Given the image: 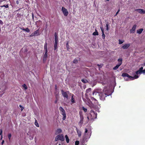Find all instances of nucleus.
I'll return each instance as SVG.
<instances>
[{
  "instance_id": "59",
  "label": "nucleus",
  "mask_w": 145,
  "mask_h": 145,
  "mask_svg": "<svg viewBox=\"0 0 145 145\" xmlns=\"http://www.w3.org/2000/svg\"><path fill=\"white\" fill-rule=\"evenodd\" d=\"M142 65L143 66H145V63H144Z\"/></svg>"
},
{
  "instance_id": "38",
  "label": "nucleus",
  "mask_w": 145,
  "mask_h": 145,
  "mask_svg": "<svg viewBox=\"0 0 145 145\" xmlns=\"http://www.w3.org/2000/svg\"><path fill=\"white\" fill-rule=\"evenodd\" d=\"M29 138L30 140H31L33 139V136L32 135H30L29 137Z\"/></svg>"
},
{
  "instance_id": "6",
  "label": "nucleus",
  "mask_w": 145,
  "mask_h": 145,
  "mask_svg": "<svg viewBox=\"0 0 145 145\" xmlns=\"http://www.w3.org/2000/svg\"><path fill=\"white\" fill-rule=\"evenodd\" d=\"M39 35V30H37L32 33L30 35V37H33L36 36H38Z\"/></svg>"
},
{
  "instance_id": "27",
  "label": "nucleus",
  "mask_w": 145,
  "mask_h": 145,
  "mask_svg": "<svg viewBox=\"0 0 145 145\" xmlns=\"http://www.w3.org/2000/svg\"><path fill=\"white\" fill-rule=\"evenodd\" d=\"M55 96L56 99H58V97L59 96V93L58 92L57 93L55 94Z\"/></svg>"
},
{
  "instance_id": "4",
  "label": "nucleus",
  "mask_w": 145,
  "mask_h": 145,
  "mask_svg": "<svg viewBox=\"0 0 145 145\" xmlns=\"http://www.w3.org/2000/svg\"><path fill=\"white\" fill-rule=\"evenodd\" d=\"M61 94L64 97H65L67 99L68 98V94L69 93V91H64L63 89L61 90Z\"/></svg>"
},
{
  "instance_id": "24",
  "label": "nucleus",
  "mask_w": 145,
  "mask_h": 145,
  "mask_svg": "<svg viewBox=\"0 0 145 145\" xmlns=\"http://www.w3.org/2000/svg\"><path fill=\"white\" fill-rule=\"evenodd\" d=\"M47 42H46L45 43L44 45V49H47Z\"/></svg>"
},
{
  "instance_id": "32",
  "label": "nucleus",
  "mask_w": 145,
  "mask_h": 145,
  "mask_svg": "<svg viewBox=\"0 0 145 145\" xmlns=\"http://www.w3.org/2000/svg\"><path fill=\"white\" fill-rule=\"evenodd\" d=\"M62 132V130L61 129H59L57 130V132L58 133H60Z\"/></svg>"
},
{
  "instance_id": "48",
  "label": "nucleus",
  "mask_w": 145,
  "mask_h": 145,
  "mask_svg": "<svg viewBox=\"0 0 145 145\" xmlns=\"http://www.w3.org/2000/svg\"><path fill=\"white\" fill-rule=\"evenodd\" d=\"M102 37H103V39H104L105 38V35L104 34V33H102Z\"/></svg>"
},
{
  "instance_id": "35",
  "label": "nucleus",
  "mask_w": 145,
  "mask_h": 145,
  "mask_svg": "<svg viewBox=\"0 0 145 145\" xmlns=\"http://www.w3.org/2000/svg\"><path fill=\"white\" fill-rule=\"evenodd\" d=\"M25 31L27 33H29L30 32V30L28 28H27L25 29Z\"/></svg>"
},
{
  "instance_id": "30",
  "label": "nucleus",
  "mask_w": 145,
  "mask_h": 145,
  "mask_svg": "<svg viewBox=\"0 0 145 145\" xmlns=\"http://www.w3.org/2000/svg\"><path fill=\"white\" fill-rule=\"evenodd\" d=\"M66 46L67 48V50H68L69 49V43L68 42H67V43H66Z\"/></svg>"
},
{
  "instance_id": "44",
  "label": "nucleus",
  "mask_w": 145,
  "mask_h": 145,
  "mask_svg": "<svg viewBox=\"0 0 145 145\" xmlns=\"http://www.w3.org/2000/svg\"><path fill=\"white\" fill-rule=\"evenodd\" d=\"M97 65L99 67V69H100V68H101L102 67L103 65L102 64V65H101H101L98 64V65Z\"/></svg>"
},
{
  "instance_id": "11",
  "label": "nucleus",
  "mask_w": 145,
  "mask_h": 145,
  "mask_svg": "<svg viewBox=\"0 0 145 145\" xmlns=\"http://www.w3.org/2000/svg\"><path fill=\"white\" fill-rule=\"evenodd\" d=\"M143 69V68L142 67H141L140 68L139 70L136 72V74L137 75L138 74H140L142 73V70Z\"/></svg>"
},
{
  "instance_id": "33",
  "label": "nucleus",
  "mask_w": 145,
  "mask_h": 145,
  "mask_svg": "<svg viewBox=\"0 0 145 145\" xmlns=\"http://www.w3.org/2000/svg\"><path fill=\"white\" fill-rule=\"evenodd\" d=\"M58 42V38H55V43L57 44Z\"/></svg>"
},
{
  "instance_id": "18",
  "label": "nucleus",
  "mask_w": 145,
  "mask_h": 145,
  "mask_svg": "<svg viewBox=\"0 0 145 145\" xmlns=\"http://www.w3.org/2000/svg\"><path fill=\"white\" fill-rule=\"evenodd\" d=\"M76 131H77V132L78 134V136L79 137H80L81 136V131L79 130H78L77 128H76Z\"/></svg>"
},
{
  "instance_id": "13",
  "label": "nucleus",
  "mask_w": 145,
  "mask_h": 145,
  "mask_svg": "<svg viewBox=\"0 0 145 145\" xmlns=\"http://www.w3.org/2000/svg\"><path fill=\"white\" fill-rule=\"evenodd\" d=\"M130 46V44H125V45L123 46L122 48L124 49H126L129 48Z\"/></svg>"
},
{
  "instance_id": "50",
  "label": "nucleus",
  "mask_w": 145,
  "mask_h": 145,
  "mask_svg": "<svg viewBox=\"0 0 145 145\" xmlns=\"http://www.w3.org/2000/svg\"><path fill=\"white\" fill-rule=\"evenodd\" d=\"M58 100V99H56V100L54 101V103L56 104L57 103Z\"/></svg>"
},
{
  "instance_id": "3",
  "label": "nucleus",
  "mask_w": 145,
  "mask_h": 145,
  "mask_svg": "<svg viewBox=\"0 0 145 145\" xmlns=\"http://www.w3.org/2000/svg\"><path fill=\"white\" fill-rule=\"evenodd\" d=\"M59 109L60 112L61 113V114L63 116V117L62 118V120H64L65 119L66 117L65 111L63 108L61 106H60Z\"/></svg>"
},
{
  "instance_id": "42",
  "label": "nucleus",
  "mask_w": 145,
  "mask_h": 145,
  "mask_svg": "<svg viewBox=\"0 0 145 145\" xmlns=\"http://www.w3.org/2000/svg\"><path fill=\"white\" fill-rule=\"evenodd\" d=\"M54 36H55V38H58V37L56 33H55Z\"/></svg>"
},
{
  "instance_id": "64",
  "label": "nucleus",
  "mask_w": 145,
  "mask_h": 145,
  "mask_svg": "<svg viewBox=\"0 0 145 145\" xmlns=\"http://www.w3.org/2000/svg\"><path fill=\"white\" fill-rule=\"evenodd\" d=\"M120 11V9H119L117 12H118L119 13V12Z\"/></svg>"
},
{
  "instance_id": "2",
  "label": "nucleus",
  "mask_w": 145,
  "mask_h": 145,
  "mask_svg": "<svg viewBox=\"0 0 145 145\" xmlns=\"http://www.w3.org/2000/svg\"><path fill=\"white\" fill-rule=\"evenodd\" d=\"M121 76L123 77H127L129 78H130L131 80H132L138 78V75H135L134 77H133L129 75L127 73H123Z\"/></svg>"
},
{
  "instance_id": "21",
  "label": "nucleus",
  "mask_w": 145,
  "mask_h": 145,
  "mask_svg": "<svg viewBox=\"0 0 145 145\" xmlns=\"http://www.w3.org/2000/svg\"><path fill=\"white\" fill-rule=\"evenodd\" d=\"M74 96L73 95H72V96L71 99V102L73 103H75V101H74V98L73 97V96Z\"/></svg>"
},
{
  "instance_id": "51",
  "label": "nucleus",
  "mask_w": 145,
  "mask_h": 145,
  "mask_svg": "<svg viewBox=\"0 0 145 145\" xmlns=\"http://www.w3.org/2000/svg\"><path fill=\"white\" fill-rule=\"evenodd\" d=\"M45 54H47V53H48V50H47V49H45Z\"/></svg>"
},
{
  "instance_id": "14",
  "label": "nucleus",
  "mask_w": 145,
  "mask_h": 145,
  "mask_svg": "<svg viewBox=\"0 0 145 145\" xmlns=\"http://www.w3.org/2000/svg\"><path fill=\"white\" fill-rule=\"evenodd\" d=\"M35 23V24L37 25V27H38L41 24L42 22L40 20H39V21L36 22Z\"/></svg>"
},
{
  "instance_id": "26",
  "label": "nucleus",
  "mask_w": 145,
  "mask_h": 145,
  "mask_svg": "<svg viewBox=\"0 0 145 145\" xmlns=\"http://www.w3.org/2000/svg\"><path fill=\"white\" fill-rule=\"evenodd\" d=\"M22 86L23 88H24L25 90H26L27 89V88L25 84H24Z\"/></svg>"
},
{
  "instance_id": "61",
  "label": "nucleus",
  "mask_w": 145,
  "mask_h": 145,
  "mask_svg": "<svg viewBox=\"0 0 145 145\" xmlns=\"http://www.w3.org/2000/svg\"><path fill=\"white\" fill-rule=\"evenodd\" d=\"M20 28L21 29V30H23V29H24L23 28H22V27H20Z\"/></svg>"
},
{
  "instance_id": "16",
  "label": "nucleus",
  "mask_w": 145,
  "mask_h": 145,
  "mask_svg": "<svg viewBox=\"0 0 145 145\" xmlns=\"http://www.w3.org/2000/svg\"><path fill=\"white\" fill-rule=\"evenodd\" d=\"M122 59H118V64L117 65L119 67L121 64L122 63Z\"/></svg>"
},
{
  "instance_id": "15",
  "label": "nucleus",
  "mask_w": 145,
  "mask_h": 145,
  "mask_svg": "<svg viewBox=\"0 0 145 145\" xmlns=\"http://www.w3.org/2000/svg\"><path fill=\"white\" fill-rule=\"evenodd\" d=\"M47 57H48V55H47V54H45H45L44 56V57H43V61L44 63L46 60V59L47 58Z\"/></svg>"
},
{
  "instance_id": "41",
  "label": "nucleus",
  "mask_w": 145,
  "mask_h": 145,
  "mask_svg": "<svg viewBox=\"0 0 145 145\" xmlns=\"http://www.w3.org/2000/svg\"><path fill=\"white\" fill-rule=\"evenodd\" d=\"M79 144V141H76L75 142V145H78Z\"/></svg>"
},
{
  "instance_id": "1",
  "label": "nucleus",
  "mask_w": 145,
  "mask_h": 145,
  "mask_svg": "<svg viewBox=\"0 0 145 145\" xmlns=\"http://www.w3.org/2000/svg\"><path fill=\"white\" fill-rule=\"evenodd\" d=\"M95 93L96 94L97 93L100 96V99L102 100H104L105 98L107 97V96H108L110 95L109 94L107 95L105 92L103 93L102 92H99L98 91L97 92H93V94L94 95Z\"/></svg>"
},
{
  "instance_id": "47",
  "label": "nucleus",
  "mask_w": 145,
  "mask_h": 145,
  "mask_svg": "<svg viewBox=\"0 0 145 145\" xmlns=\"http://www.w3.org/2000/svg\"><path fill=\"white\" fill-rule=\"evenodd\" d=\"M100 28L101 29V31L102 32V33H104V29L103 28V27H100Z\"/></svg>"
},
{
  "instance_id": "53",
  "label": "nucleus",
  "mask_w": 145,
  "mask_h": 145,
  "mask_svg": "<svg viewBox=\"0 0 145 145\" xmlns=\"http://www.w3.org/2000/svg\"><path fill=\"white\" fill-rule=\"evenodd\" d=\"M142 72L143 73H145V69L144 70H142Z\"/></svg>"
},
{
  "instance_id": "46",
  "label": "nucleus",
  "mask_w": 145,
  "mask_h": 145,
  "mask_svg": "<svg viewBox=\"0 0 145 145\" xmlns=\"http://www.w3.org/2000/svg\"><path fill=\"white\" fill-rule=\"evenodd\" d=\"M19 106L21 108V110L22 111L24 109V107H23L21 105H19Z\"/></svg>"
},
{
  "instance_id": "29",
  "label": "nucleus",
  "mask_w": 145,
  "mask_h": 145,
  "mask_svg": "<svg viewBox=\"0 0 145 145\" xmlns=\"http://www.w3.org/2000/svg\"><path fill=\"white\" fill-rule=\"evenodd\" d=\"M82 109L85 112H86L87 111V109L84 107H82Z\"/></svg>"
},
{
  "instance_id": "34",
  "label": "nucleus",
  "mask_w": 145,
  "mask_h": 145,
  "mask_svg": "<svg viewBox=\"0 0 145 145\" xmlns=\"http://www.w3.org/2000/svg\"><path fill=\"white\" fill-rule=\"evenodd\" d=\"M119 44H122L124 42V41L121 40H120L119 39Z\"/></svg>"
},
{
  "instance_id": "17",
  "label": "nucleus",
  "mask_w": 145,
  "mask_h": 145,
  "mask_svg": "<svg viewBox=\"0 0 145 145\" xmlns=\"http://www.w3.org/2000/svg\"><path fill=\"white\" fill-rule=\"evenodd\" d=\"M143 29L142 28L138 30H137V33L138 34H140L142 33V31H143Z\"/></svg>"
},
{
  "instance_id": "19",
  "label": "nucleus",
  "mask_w": 145,
  "mask_h": 145,
  "mask_svg": "<svg viewBox=\"0 0 145 145\" xmlns=\"http://www.w3.org/2000/svg\"><path fill=\"white\" fill-rule=\"evenodd\" d=\"M93 35H98V33L96 29H95V31L93 33Z\"/></svg>"
},
{
  "instance_id": "28",
  "label": "nucleus",
  "mask_w": 145,
  "mask_h": 145,
  "mask_svg": "<svg viewBox=\"0 0 145 145\" xmlns=\"http://www.w3.org/2000/svg\"><path fill=\"white\" fill-rule=\"evenodd\" d=\"M35 124L37 127H39V125L37 121V120H35Z\"/></svg>"
},
{
  "instance_id": "9",
  "label": "nucleus",
  "mask_w": 145,
  "mask_h": 145,
  "mask_svg": "<svg viewBox=\"0 0 145 145\" xmlns=\"http://www.w3.org/2000/svg\"><path fill=\"white\" fill-rule=\"evenodd\" d=\"M137 27V25L136 24L134 25L132 28L130 30V33H134L135 32V30L136 29V27Z\"/></svg>"
},
{
  "instance_id": "52",
  "label": "nucleus",
  "mask_w": 145,
  "mask_h": 145,
  "mask_svg": "<svg viewBox=\"0 0 145 145\" xmlns=\"http://www.w3.org/2000/svg\"><path fill=\"white\" fill-rule=\"evenodd\" d=\"M3 22H2V21L1 20H0V24H3Z\"/></svg>"
},
{
  "instance_id": "23",
  "label": "nucleus",
  "mask_w": 145,
  "mask_h": 145,
  "mask_svg": "<svg viewBox=\"0 0 145 145\" xmlns=\"http://www.w3.org/2000/svg\"><path fill=\"white\" fill-rule=\"evenodd\" d=\"M57 43H54V50H56L57 49Z\"/></svg>"
},
{
  "instance_id": "40",
  "label": "nucleus",
  "mask_w": 145,
  "mask_h": 145,
  "mask_svg": "<svg viewBox=\"0 0 145 145\" xmlns=\"http://www.w3.org/2000/svg\"><path fill=\"white\" fill-rule=\"evenodd\" d=\"M8 138L9 139V140H10V138H11V134L10 133V134H8Z\"/></svg>"
},
{
  "instance_id": "37",
  "label": "nucleus",
  "mask_w": 145,
  "mask_h": 145,
  "mask_svg": "<svg viewBox=\"0 0 145 145\" xmlns=\"http://www.w3.org/2000/svg\"><path fill=\"white\" fill-rule=\"evenodd\" d=\"M91 88H89L88 89L86 90V91L87 93H88V92H90L91 91Z\"/></svg>"
},
{
  "instance_id": "54",
  "label": "nucleus",
  "mask_w": 145,
  "mask_h": 145,
  "mask_svg": "<svg viewBox=\"0 0 145 145\" xmlns=\"http://www.w3.org/2000/svg\"><path fill=\"white\" fill-rule=\"evenodd\" d=\"M4 140H3L2 142H1V144L3 145L4 143Z\"/></svg>"
},
{
  "instance_id": "31",
  "label": "nucleus",
  "mask_w": 145,
  "mask_h": 145,
  "mask_svg": "<svg viewBox=\"0 0 145 145\" xmlns=\"http://www.w3.org/2000/svg\"><path fill=\"white\" fill-rule=\"evenodd\" d=\"M119 67V66L117 65L116 66L113 68V69L114 70H116Z\"/></svg>"
},
{
  "instance_id": "43",
  "label": "nucleus",
  "mask_w": 145,
  "mask_h": 145,
  "mask_svg": "<svg viewBox=\"0 0 145 145\" xmlns=\"http://www.w3.org/2000/svg\"><path fill=\"white\" fill-rule=\"evenodd\" d=\"M106 30H108V29H109V28L108 27V24L107 23L106 24Z\"/></svg>"
},
{
  "instance_id": "36",
  "label": "nucleus",
  "mask_w": 145,
  "mask_h": 145,
  "mask_svg": "<svg viewBox=\"0 0 145 145\" xmlns=\"http://www.w3.org/2000/svg\"><path fill=\"white\" fill-rule=\"evenodd\" d=\"M1 7H5L6 8H8V5H3L1 6Z\"/></svg>"
},
{
  "instance_id": "8",
  "label": "nucleus",
  "mask_w": 145,
  "mask_h": 145,
  "mask_svg": "<svg viewBox=\"0 0 145 145\" xmlns=\"http://www.w3.org/2000/svg\"><path fill=\"white\" fill-rule=\"evenodd\" d=\"M59 140H60L61 141H63L64 139V138L63 135L62 134L59 135L57 136Z\"/></svg>"
},
{
  "instance_id": "10",
  "label": "nucleus",
  "mask_w": 145,
  "mask_h": 145,
  "mask_svg": "<svg viewBox=\"0 0 145 145\" xmlns=\"http://www.w3.org/2000/svg\"><path fill=\"white\" fill-rule=\"evenodd\" d=\"M135 10L137 11L140 14H145V10H144L142 9H136Z\"/></svg>"
},
{
  "instance_id": "55",
  "label": "nucleus",
  "mask_w": 145,
  "mask_h": 145,
  "mask_svg": "<svg viewBox=\"0 0 145 145\" xmlns=\"http://www.w3.org/2000/svg\"><path fill=\"white\" fill-rule=\"evenodd\" d=\"M27 51H28V50H27V48H25V49L24 51H25V52H27Z\"/></svg>"
},
{
  "instance_id": "39",
  "label": "nucleus",
  "mask_w": 145,
  "mask_h": 145,
  "mask_svg": "<svg viewBox=\"0 0 145 145\" xmlns=\"http://www.w3.org/2000/svg\"><path fill=\"white\" fill-rule=\"evenodd\" d=\"M0 135L1 136V139L2 138V130L1 129H0Z\"/></svg>"
},
{
  "instance_id": "58",
  "label": "nucleus",
  "mask_w": 145,
  "mask_h": 145,
  "mask_svg": "<svg viewBox=\"0 0 145 145\" xmlns=\"http://www.w3.org/2000/svg\"><path fill=\"white\" fill-rule=\"evenodd\" d=\"M16 3L17 4H18L19 3V2L18 1H16Z\"/></svg>"
},
{
  "instance_id": "56",
  "label": "nucleus",
  "mask_w": 145,
  "mask_h": 145,
  "mask_svg": "<svg viewBox=\"0 0 145 145\" xmlns=\"http://www.w3.org/2000/svg\"><path fill=\"white\" fill-rule=\"evenodd\" d=\"M32 17L33 19H34V15L33 13H32Z\"/></svg>"
},
{
  "instance_id": "49",
  "label": "nucleus",
  "mask_w": 145,
  "mask_h": 145,
  "mask_svg": "<svg viewBox=\"0 0 145 145\" xmlns=\"http://www.w3.org/2000/svg\"><path fill=\"white\" fill-rule=\"evenodd\" d=\"M59 140V139H58V137H57V136L56 138L55 139V141H57V140Z\"/></svg>"
},
{
  "instance_id": "45",
  "label": "nucleus",
  "mask_w": 145,
  "mask_h": 145,
  "mask_svg": "<svg viewBox=\"0 0 145 145\" xmlns=\"http://www.w3.org/2000/svg\"><path fill=\"white\" fill-rule=\"evenodd\" d=\"M88 130L87 129H85V131L84 134V136L86 134V133L88 132Z\"/></svg>"
},
{
  "instance_id": "62",
  "label": "nucleus",
  "mask_w": 145,
  "mask_h": 145,
  "mask_svg": "<svg viewBox=\"0 0 145 145\" xmlns=\"http://www.w3.org/2000/svg\"><path fill=\"white\" fill-rule=\"evenodd\" d=\"M55 88H56V89H57V86H56V85H55Z\"/></svg>"
},
{
  "instance_id": "60",
  "label": "nucleus",
  "mask_w": 145,
  "mask_h": 145,
  "mask_svg": "<svg viewBox=\"0 0 145 145\" xmlns=\"http://www.w3.org/2000/svg\"><path fill=\"white\" fill-rule=\"evenodd\" d=\"M118 12H116V13L115 16H116L117 15V14H118Z\"/></svg>"
},
{
  "instance_id": "20",
  "label": "nucleus",
  "mask_w": 145,
  "mask_h": 145,
  "mask_svg": "<svg viewBox=\"0 0 145 145\" xmlns=\"http://www.w3.org/2000/svg\"><path fill=\"white\" fill-rule=\"evenodd\" d=\"M65 137L66 138V141L67 142V143H69V138H68L67 135H66L65 136Z\"/></svg>"
},
{
  "instance_id": "5",
  "label": "nucleus",
  "mask_w": 145,
  "mask_h": 145,
  "mask_svg": "<svg viewBox=\"0 0 145 145\" xmlns=\"http://www.w3.org/2000/svg\"><path fill=\"white\" fill-rule=\"evenodd\" d=\"M62 11L65 16H67L68 14V12L66 9L63 7H62L61 9Z\"/></svg>"
},
{
  "instance_id": "7",
  "label": "nucleus",
  "mask_w": 145,
  "mask_h": 145,
  "mask_svg": "<svg viewBox=\"0 0 145 145\" xmlns=\"http://www.w3.org/2000/svg\"><path fill=\"white\" fill-rule=\"evenodd\" d=\"M80 121L79 122L78 124L79 125H80V126H81L83 124L84 119L82 115H80Z\"/></svg>"
},
{
  "instance_id": "25",
  "label": "nucleus",
  "mask_w": 145,
  "mask_h": 145,
  "mask_svg": "<svg viewBox=\"0 0 145 145\" xmlns=\"http://www.w3.org/2000/svg\"><path fill=\"white\" fill-rule=\"evenodd\" d=\"M73 63L74 64H76L78 62L77 59H75L73 61Z\"/></svg>"
},
{
  "instance_id": "22",
  "label": "nucleus",
  "mask_w": 145,
  "mask_h": 145,
  "mask_svg": "<svg viewBox=\"0 0 145 145\" xmlns=\"http://www.w3.org/2000/svg\"><path fill=\"white\" fill-rule=\"evenodd\" d=\"M81 81L83 83H87L88 82L87 80L85 79H82L81 80Z\"/></svg>"
},
{
  "instance_id": "12",
  "label": "nucleus",
  "mask_w": 145,
  "mask_h": 145,
  "mask_svg": "<svg viewBox=\"0 0 145 145\" xmlns=\"http://www.w3.org/2000/svg\"><path fill=\"white\" fill-rule=\"evenodd\" d=\"M90 113H91L90 114L91 116H92V115H93V116H95V118H96L97 116V113H95L93 110H91Z\"/></svg>"
},
{
  "instance_id": "63",
  "label": "nucleus",
  "mask_w": 145,
  "mask_h": 145,
  "mask_svg": "<svg viewBox=\"0 0 145 145\" xmlns=\"http://www.w3.org/2000/svg\"><path fill=\"white\" fill-rule=\"evenodd\" d=\"M23 30H24V31H25V29L24 28V29H23Z\"/></svg>"
},
{
  "instance_id": "57",
  "label": "nucleus",
  "mask_w": 145,
  "mask_h": 145,
  "mask_svg": "<svg viewBox=\"0 0 145 145\" xmlns=\"http://www.w3.org/2000/svg\"><path fill=\"white\" fill-rule=\"evenodd\" d=\"M6 0H0V3L2 2L3 1H5Z\"/></svg>"
}]
</instances>
